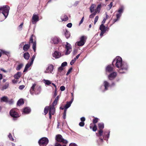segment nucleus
I'll return each mask as SVG.
<instances>
[{
  "label": "nucleus",
  "instance_id": "nucleus-18",
  "mask_svg": "<svg viewBox=\"0 0 146 146\" xmlns=\"http://www.w3.org/2000/svg\"><path fill=\"white\" fill-rule=\"evenodd\" d=\"M113 67L111 66V65H108L106 68V71L109 72H110L113 71Z\"/></svg>",
  "mask_w": 146,
  "mask_h": 146
},
{
  "label": "nucleus",
  "instance_id": "nucleus-20",
  "mask_svg": "<svg viewBox=\"0 0 146 146\" xmlns=\"http://www.w3.org/2000/svg\"><path fill=\"white\" fill-rule=\"evenodd\" d=\"M93 124L91 123L90 124V129H92V130L94 131H96L97 129V127L96 124H94V126Z\"/></svg>",
  "mask_w": 146,
  "mask_h": 146
},
{
  "label": "nucleus",
  "instance_id": "nucleus-21",
  "mask_svg": "<svg viewBox=\"0 0 146 146\" xmlns=\"http://www.w3.org/2000/svg\"><path fill=\"white\" fill-rule=\"evenodd\" d=\"M21 73L20 72H18L16 74L14 75V77L17 79H19L21 77Z\"/></svg>",
  "mask_w": 146,
  "mask_h": 146
},
{
  "label": "nucleus",
  "instance_id": "nucleus-10",
  "mask_svg": "<svg viewBox=\"0 0 146 146\" xmlns=\"http://www.w3.org/2000/svg\"><path fill=\"white\" fill-rule=\"evenodd\" d=\"M54 69V66L52 64L49 65L44 71L45 73H51Z\"/></svg>",
  "mask_w": 146,
  "mask_h": 146
},
{
  "label": "nucleus",
  "instance_id": "nucleus-59",
  "mask_svg": "<svg viewBox=\"0 0 146 146\" xmlns=\"http://www.w3.org/2000/svg\"><path fill=\"white\" fill-rule=\"evenodd\" d=\"M75 61H76V60L74 59L72 60L71 61V62H70V64L71 65H73V64L75 62Z\"/></svg>",
  "mask_w": 146,
  "mask_h": 146
},
{
  "label": "nucleus",
  "instance_id": "nucleus-45",
  "mask_svg": "<svg viewBox=\"0 0 146 146\" xmlns=\"http://www.w3.org/2000/svg\"><path fill=\"white\" fill-rule=\"evenodd\" d=\"M72 67L70 68L68 70V71L67 72L66 75H68L72 71Z\"/></svg>",
  "mask_w": 146,
  "mask_h": 146
},
{
  "label": "nucleus",
  "instance_id": "nucleus-28",
  "mask_svg": "<svg viewBox=\"0 0 146 146\" xmlns=\"http://www.w3.org/2000/svg\"><path fill=\"white\" fill-rule=\"evenodd\" d=\"M95 5L94 4H92L90 7V12L91 13H93L95 11Z\"/></svg>",
  "mask_w": 146,
  "mask_h": 146
},
{
  "label": "nucleus",
  "instance_id": "nucleus-39",
  "mask_svg": "<svg viewBox=\"0 0 146 146\" xmlns=\"http://www.w3.org/2000/svg\"><path fill=\"white\" fill-rule=\"evenodd\" d=\"M44 80L45 81V83L46 84L49 85L51 84V82L49 80Z\"/></svg>",
  "mask_w": 146,
  "mask_h": 146
},
{
  "label": "nucleus",
  "instance_id": "nucleus-27",
  "mask_svg": "<svg viewBox=\"0 0 146 146\" xmlns=\"http://www.w3.org/2000/svg\"><path fill=\"white\" fill-rule=\"evenodd\" d=\"M98 128L100 130H103L104 127V125L103 123H100L98 124Z\"/></svg>",
  "mask_w": 146,
  "mask_h": 146
},
{
  "label": "nucleus",
  "instance_id": "nucleus-63",
  "mask_svg": "<svg viewBox=\"0 0 146 146\" xmlns=\"http://www.w3.org/2000/svg\"><path fill=\"white\" fill-rule=\"evenodd\" d=\"M94 12L93 13H92L93 15H94V16L97 13H98V11H97V10L95 9V11H94Z\"/></svg>",
  "mask_w": 146,
  "mask_h": 146
},
{
  "label": "nucleus",
  "instance_id": "nucleus-48",
  "mask_svg": "<svg viewBox=\"0 0 146 146\" xmlns=\"http://www.w3.org/2000/svg\"><path fill=\"white\" fill-rule=\"evenodd\" d=\"M23 24V23H22L19 26L18 29L19 30H21L22 29Z\"/></svg>",
  "mask_w": 146,
  "mask_h": 146
},
{
  "label": "nucleus",
  "instance_id": "nucleus-30",
  "mask_svg": "<svg viewBox=\"0 0 146 146\" xmlns=\"http://www.w3.org/2000/svg\"><path fill=\"white\" fill-rule=\"evenodd\" d=\"M64 32L66 37L67 38H68L70 37V34L69 32L67 30H66Z\"/></svg>",
  "mask_w": 146,
  "mask_h": 146
},
{
  "label": "nucleus",
  "instance_id": "nucleus-61",
  "mask_svg": "<svg viewBox=\"0 0 146 146\" xmlns=\"http://www.w3.org/2000/svg\"><path fill=\"white\" fill-rule=\"evenodd\" d=\"M80 120L82 122H84L85 120V119L84 117H82L80 118Z\"/></svg>",
  "mask_w": 146,
  "mask_h": 146
},
{
  "label": "nucleus",
  "instance_id": "nucleus-14",
  "mask_svg": "<svg viewBox=\"0 0 146 146\" xmlns=\"http://www.w3.org/2000/svg\"><path fill=\"white\" fill-rule=\"evenodd\" d=\"M61 53L57 51H55L54 53L52 54L53 57H55V58H58L60 57L61 55Z\"/></svg>",
  "mask_w": 146,
  "mask_h": 146
},
{
  "label": "nucleus",
  "instance_id": "nucleus-31",
  "mask_svg": "<svg viewBox=\"0 0 146 146\" xmlns=\"http://www.w3.org/2000/svg\"><path fill=\"white\" fill-rule=\"evenodd\" d=\"M123 10L124 8L123 7L121 6L119 8L118 11L119 13V14L121 15V14L123 13Z\"/></svg>",
  "mask_w": 146,
  "mask_h": 146
},
{
  "label": "nucleus",
  "instance_id": "nucleus-62",
  "mask_svg": "<svg viewBox=\"0 0 146 146\" xmlns=\"http://www.w3.org/2000/svg\"><path fill=\"white\" fill-rule=\"evenodd\" d=\"M84 17H83L82 18V19H81L80 21V22L79 23V25H80L81 24H82L83 21H84Z\"/></svg>",
  "mask_w": 146,
  "mask_h": 146
},
{
  "label": "nucleus",
  "instance_id": "nucleus-41",
  "mask_svg": "<svg viewBox=\"0 0 146 146\" xmlns=\"http://www.w3.org/2000/svg\"><path fill=\"white\" fill-rule=\"evenodd\" d=\"M103 132V131L102 130L100 129V130H99V131H98L99 134L98 135V136L100 137V136H101L102 135Z\"/></svg>",
  "mask_w": 146,
  "mask_h": 146
},
{
  "label": "nucleus",
  "instance_id": "nucleus-13",
  "mask_svg": "<svg viewBox=\"0 0 146 146\" xmlns=\"http://www.w3.org/2000/svg\"><path fill=\"white\" fill-rule=\"evenodd\" d=\"M55 108L53 106H50L49 109V114L54 115L55 112Z\"/></svg>",
  "mask_w": 146,
  "mask_h": 146
},
{
  "label": "nucleus",
  "instance_id": "nucleus-3",
  "mask_svg": "<svg viewBox=\"0 0 146 146\" xmlns=\"http://www.w3.org/2000/svg\"><path fill=\"white\" fill-rule=\"evenodd\" d=\"M10 9V7L7 5L3 6L0 8V13H1V15H3L5 17L7 16Z\"/></svg>",
  "mask_w": 146,
  "mask_h": 146
},
{
  "label": "nucleus",
  "instance_id": "nucleus-43",
  "mask_svg": "<svg viewBox=\"0 0 146 146\" xmlns=\"http://www.w3.org/2000/svg\"><path fill=\"white\" fill-rule=\"evenodd\" d=\"M66 111H67V110H66V109H64V112L63 115V118L64 119H65L66 118Z\"/></svg>",
  "mask_w": 146,
  "mask_h": 146
},
{
  "label": "nucleus",
  "instance_id": "nucleus-23",
  "mask_svg": "<svg viewBox=\"0 0 146 146\" xmlns=\"http://www.w3.org/2000/svg\"><path fill=\"white\" fill-rule=\"evenodd\" d=\"M23 57L26 60H28L30 57V55L28 52H25L23 54Z\"/></svg>",
  "mask_w": 146,
  "mask_h": 146
},
{
  "label": "nucleus",
  "instance_id": "nucleus-15",
  "mask_svg": "<svg viewBox=\"0 0 146 146\" xmlns=\"http://www.w3.org/2000/svg\"><path fill=\"white\" fill-rule=\"evenodd\" d=\"M104 86L105 87L104 91H106L108 90V88L110 86L109 83L107 81H105L104 82Z\"/></svg>",
  "mask_w": 146,
  "mask_h": 146
},
{
  "label": "nucleus",
  "instance_id": "nucleus-4",
  "mask_svg": "<svg viewBox=\"0 0 146 146\" xmlns=\"http://www.w3.org/2000/svg\"><path fill=\"white\" fill-rule=\"evenodd\" d=\"M49 142L48 139L46 137L41 138L38 141V143L40 146H46Z\"/></svg>",
  "mask_w": 146,
  "mask_h": 146
},
{
  "label": "nucleus",
  "instance_id": "nucleus-54",
  "mask_svg": "<svg viewBox=\"0 0 146 146\" xmlns=\"http://www.w3.org/2000/svg\"><path fill=\"white\" fill-rule=\"evenodd\" d=\"M72 23H69L66 26L68 27L71 28L72 27Z\"/></svg>",
  "mask_w": 146,
  "mask_h": 146
},
{
  "label": "nucleus",
  "instance_id": "nucleus-60",
  "mask_svg": "<svg viewBox=\"0 0 146 146\" xmlns=\"http://www.w3.org/2000/svg\"><path fill=\"white\" fill-rule=\"evenodd\" d=\"M105 15H106L105 17V18H104L106 20L108 19V17H109V16L108 15L107 12L106 13Z\"/></svg>",
  "mask_w": 146,
  "mask_h": 146
},
{
  "label": "nucleus",
  "instance_id": "nucleus-53",
  "mask_svg": "<svg viewBox=\"0 0 146 146\" xmlns=\"http://www.w3.org/2000/svg\"><path fill=\"white\" fill-rule=\"evenodd\" d=\"M63 67H62L61 66L59 67L58 68V70L59 71V72H61V71H62V70H63Z\"/></svg>",
  "mask_w": 146,
  "mask_h": 146
},
{
  "label": "nucleus",
  "instance_id": "nucleus-55",
  "mask_svg": "<svg viewBox=\"0 0 146 146\" xmlns=\"http://www.w3.org/2000/svg\"><path fill=\"white\" fill-rule=\"evenodd\" d=\"M25 86L23 85H21L19 87V89L20 90H22L25 88Z\"/></svg>",
  "mask_w": 146,
  "mask_h": 146
},
{
  "label": "nucleus",
  "instance_id": "nucleus-12",
  "mask_svg": "<svg viewBox=\"0 0 146 146\" xmlns=\"http://www.w3.org/2000/svg\"><path fill=\"white\" fill-rule=\"evenodd\" d=\"M59 41V39L56 37L52 38L51 40V42L54 44H58Z\"/></svg>",
  "mask_w": 146,
  "mask_h": 146
},
{
  "label": "nucleus",
  "instance_id": "nucleus-44",
  "mask_svg": "<svg viewBox=\"0 0 146 146\" xmlns=\"http://www.w3.org/2000/svg\"><path fill=\"white\" fill-rule=\"evenodd\" d=\"M99 18V17L98 16H97L96 17L95 19H94V24H95L97 22L98 19Z\"/></svg>",
  "mask_w": 146,
  "mask_h": 146
},
{
  "label": "nucleus",
  "instance_id": "nucleus-19",
  "mask_svg": "<svg viewBox=\"0 0 146 146\" xmlns=\"http://www.w3.org/2000/svg\"><path fill=\"white\" fill-rule=\"evenodd\" d=\"M36 85V84H33L32 86L31 87V89L30 90V93L32 94H33L34 93V91L35 90V87Z\"/></svg>",
  "mask_w": 146,
  "mask_h": 146
},
{
  "label": "nucleus",
  "instance_id": "nucleus-32",
  "mask_svg": "<svg viewBox=\"0 0 146 146\" xmlns=\"http://www.w3.org/2000/svg\"><path fill=\"white\" fill-rule=\"evenodd\" d=\"M87 37L85 36H82L80 38V40L82 41H83L84 43H85L86 42V40L87 39Z\"/></svg>",
  "mask_w": 146,
  "mask_h": 146
},
{
  "label": "nucleus",
  "instance_id": "nucleus-49",
  "mask_svg": "<svg viewBox=\"0 0 146 146\" xmlns=\"http://www.w3.org/2000/svg\"><path fill=\"white\" fill-rule=\"evenodd\" d=\"M67 65V63L66 62H63L61 64V66L62 67H64L66 66Z\"/></svg>",
  "mask_w": 146,
  "mask_h": 146
},
{
  "label": "nucleus",
  "instance_id": "nucleus-38",
  "mask_svg": "<svg viewBox=\"0 0 146 146\" xmlns=\"http://www.w3.org/2000/svg\"><path fill=\"white\" fill-rule=\"evenodd\" d=\"M98 119L96 117L94 118V119L93 120V123L94 124H95L97 123L98 121Z\"/></svg>",
  "mask_w": 146,
  "mask_h": 146
},
{
  "label": "nucleus",
  "instance_id": "nucleus-7",
  "mask_svg": "<svg viewBox=\"0 0 146 146\" xmlns=\"http://www.w3.org/2000/svg\"><path fill=\"white\" fill-rule=\"evenodd\" d=\"M100 29L101 31L100 35L102 37L106 31H108L109 28L108 27H105L104 25L101 24L100 26Z\"/></svg>",
  "mask_w": 146,
  "mask_h": 146
},
{
  "label": "nucleus",
  "instance_id": "nucleus-36",
  "mask_svg": "<svg viewBox=\"0 0 146 146\" xmlns=\"http://www.w3.org/2000/svg\"><path fill=\"white\" fill-rule=\"evenodd\" d=\"M23 64H19L17 67L16 68V69L17 70H20L21 68L23 67Z\"/></svg>",
  "mask_w": 146,
  "mask_h": 146
},
{
  "label": "nucleus",
  "instance_id": "nucleus-37",
  "mask_svg": "<svg viewBox=\"0 0 146 146\" xmlns=\"http://www.w3.org/2000/svg\"><path fill=\"white\" fill-rule=\"evenodd\" d=\"M101 4L98 5L97 8L96 9L97 11H98V13H99L100 11V10L101 8Z\"/></svg>",
  "mask_w": 146,
  "mask_h": 146
},
{
  "label": "nucleus",
  "instance_id": "nucleus-8",
  "mask_svg": "<svg viewBox=\"0 0 146 146\" xmlns=\"http://www.w3.org/2000/svg\"><path fill=\"white\" fill-rule=\"evenodd\" d=\"M66 51L65 52V55H67L70 54L72 51V46L68 42L66 43Z\"/></svg>",
  "mask_w": 146,
  "mask_h": 146
},
{
  "label": "nucleus",
  "instance_id": "nucleus-24",
  "mask_svg": "<svg viewBox=\"0 0 146 146\" xmlns=\"http://www.w3.org/2000/svg\"><path fill=\"white\" fill-rule=\"evenodd\" d=\"M72 102V100H71L70 102H67L65 106L64 107V108H65V109L67 110V108H69L71 106V105Z\"/></svg>",
  "mask_w": 146,
  "mask_h": 146
},
{
  "label": "nucleus",
  "instance_id": "nucleus-42",
  "mask_svg": "<svg viewBox=\"0 0 146 146\" xmlns=\"http://www.w3.org/2000/svg\"><path fill=\"white\" fill-rule=\"evenodd\" d=\"M64 18L62 19V21H66L68 19V17L66 15H64Z\"/></svg>",
  "mask_w": 146,
  "mask_h": 146
},
{
  "label": "nucleus",
  "instance_id": "nucleus-29",
  "mask_svg": "<svg viewBox=\"0 0 146 146\" xmlns=\"http://www.w3.org/2000/svg\"><path fill=\"white\" fill-rule=\"evenodd\" d=\"M116 19H114L113 20V24H114L117 21L119 20L121 16V15L119 14H117L116 15Z\"/></svg>",
  "mask_w": 146,
  "mask_h": 146
},
{
  "label": "nucleus",
  "instance_id": "nucleus-57",
  "mask_svg": "<svg viewBox=\"0 0 146 146\" xmlns=\"http://www.w3.org/2000/svg\"><path fill=\"white\" fill-rule=\"evenodd\" d=\"M55 146H66V145H63L62 146L60 144L58 143H56L55 144Z\"/></svg>",
  "mask_w": 146,
  "mask_h": 146
},
{
  "label": "nucleus",
  "instance_id": "nucleus-50",
  "mask_svg": "<svg viewBox=\"0 0 146 146\" xmlns=\"http://www.w3.org/2000/svg\"><path fill=\"white\" fill-rule=\"evenodd\" d=\"M7 103H8L9 104H12L13 103V101L12 99L10 100H8Z\"/></svg>",
  "mask_w": 146,
  "mask_h": 146
},
{
  "label": "nucleus",
  "instance_id": "nucleus-40",
  "mask_svg": "<svg viewBox=\"0 0 146 146\" xmlns=\"http://www.w3.org/2000/svg\"><path fill=\"white\" fill-rule=\"evenodd\" d=\"M7 52L2 50H0V57L1 56L2 54H6Z\"/></svg>",
  "mask_w": 146,
  "mask_h": 146
},
{
  "label": "nucleus",
  "instance_id": "nucleus-16",
  "mask_svg": "<svg viewBox=\"0 0 146 146\" xmlns=\"http://www.w3.org/2000/svg\"><path fill=\"white\" fill-rule=\"evenodd\" d=\"M30 111V108L28 107H26L24 108L23 111V112L26 114L29 113Z\"/></svg>",
  "mask_w": 146,
  "mask_h": 146
},
{
  "label": "nucleus",
  "instance_id": "nucleus-51",
  "mask_svg": "<svg viewBox=\"0 0 146 146\" xmlns=\"http://www.w3.org/2000/svg\"><path fill=\"white\" fill-rule=\"evenodd\" d=\"M84 123L83 122H80L79 123V125L81 127H83L84 125Z\"/></svg>",
  "mask_w": 146,
  "mask_h": 146
},
{
  "label": "nucleus",
  "instance_id": "nucleus-17",
  "mask_svg": "<svg viewBox=\"0 0 146 146\" xmlns=\"http://www.w3.org/2000/svg\"><path fill=\"white\" fill-rule=\"evenodd\" d=\"M9 98L7 97L6 96H4L1 98L0 100V102H3L7 103Z\"/></svg>",
  "mask_w": 146,
  "mask_h": 146
},
{
  "label": "nucleus",
  "instance_id": "nucleus-2",
  "mask_svg": "<svg viewBox=\"0 0 146 146\" xmlns=\"http://www.w3.org/2000/svg\"><path fill=\"white\" fill-rule=\"evenodd\" d=\"M18 110L17 108L12 109L9 112V114L11 117L13 118L14 120H16L19 117L20 115L18 112Z\"/></svg>",
  "mask_w": 146,
  "mask_h": 146
},
{
  "label": "nucleus",
  "instance_id": "nucleus-26",
  "mask_svg": "<svg viewBox=\"0 0 146 146\" xmlns=\"http://www.w3.org/2000/svg\"><path fill=\"white\" fill-rule=\"evenodd\" d=\"M33 64H31V63L30 62V63H28L25 66V68L23 71V72H26L28 68L31 65Z\"/></svg>",
  "mask_w": 146,
  "mask_h": 146
},
{
  "label": "nucleus",
  "instance_id": "nucleus-46",
  "mask_svg": "<svg viewBox=\"0 0 146 146\" xmlns=\"http://www.w3.org/2000/svg\"><path fill=\"white\" fill-rule=\"evenodd\" d=\"M57 101H56L54 100L52 104V105L51 106H53V107H54L57 104Z\"/></svg>",
  "mask_w": 146,
  "mask_h": 146
},
{
  "label": "nucleus",
  "instance_id": "nucleus-34",
  "mask_svg": "<svg viewBox=\"0 0 146 146\" xmlns=\"http://www.w3.org/2000/svg\"><path fill=\"white\" fill-rule=\"evenodd\" d=\"M49 110V107L48 106H46L44 109V115H46V114L48 112Z\"/></svg>",
  "mask_w": 146,
  "mask_h": 146
},
{
  "label": "nucleus",
  "instance_id": "nucleus-35",
  "mask_svg": "<svg viewBox=\"0 0 146 146\" xmlns=\"http://www.w3.org/2000/svg\"><path fill=\"white\" fill-rule=\"evenodd\" d=\"M9 86V83H6L5 85H4L2 87V90H3L4 89H6Z\"/></svg>",
  "mask_w": 146,
  "mask_h": 146
},
{
  "label": "nucleus",
  "instance_id": "nucleus-6",
  "mask_svg": "<svg viewBox=\"0 0 146 146\" xmlns=\"http://www.w3.org/2000/svg\"><path fill=\"white\" fill-rule=\"evenodd\" d=\"M56 140L57 141L64 144H66L68 143L67 141L64 139L62 136L60 134H58L56 136Z\"/></svg>",
  "mask_w": 146,
  "mask_h": 146
},
{
  "label": "nucleus",
  "instance_id": "nucleus-52",
  "mask_svg": "<svg viewBox=\"0 0 146 146\" xmlns=\"http://www.w3.org/2000/svg\"><path fill=\"white\" fill-rule=\"evenodd\" d=\"M60 89L61 91H63L65 89V87L64 86H60Z\"/></svg>",
  "mask_w": 146,
  "mask_h": 146
},
{
  "label": "nucleus",
  "instance_id": "nucleus-25",
  "mask_svg": "<svg viewBox=\"0 0 146 146\" xmlns=\"http://www.w3.org/2000/svg\"><path fill=\"white\" fill-rule=\"evenodd\" d=\"M24 103L23 100L22 99H21L19 100L17 103V105L20 106L21 105H23Z\"/></svg>",
  "mask_w": 146,
  "mask_h": 146
},
{
  "label": "nucleus",
  "instance_id": "nucleus-5",
  "mask_svg": "<svg viewBox=\"0 0 146 146\" xmlns=\"http://www.w3.org/2000/svg\"><path fill=\"white\" fill-rule=\"evenodd\" d=\"M34 38H35V36L33 35H32L30 38L29 41V44L31 43H33L32 48L34 51L35 52L36 50V42L35 40L34 41L33 40L34 39Z\"/></svg>",
  "mask_w": 146,
  "mask_h": 146
},
{
  "label": "nucleus",
  "instance_id": "nucleus-56",
  "mask_svg": "<svg viewBox=\"0 0 146 146\" xmlns=\"http://www.w3.org/2000/svg\"><path fill=\"white\" fill-rule=\"evenodd\" d=\"M112 5L113 3L112 2H111L109 5H108V6L109 8V9H110L111 8L112 6Z\"/></svg>",
  "mask_w": 146,
  "mask_h": 146
},
{
  "label": "nucleus",
  "instance_id": "nucleus-22",
  "mask_svg": "<svg viewBox=\"0 0 146 146\" xmlns=\"http://www.w3.org/2000/svg\"><path fill=\"white\" fill-rule=\"evenodd\" d=\"M30 44H25L23 46V49L25 51H26L29 49L30 48Z\"/></svg>",
  "mask_w": 146,
  "mask_h": 146
},
{
  "label": "nucleus",
  "instance_id": "nucleus-33",
  "mask_svg": "<svg viewBox=\"0 0 146 146\" xmlns=\"http://www.w3.org/2000/svg\"><path fill=\"white\" fill-rule=\"evenodd\" d=\"M85 43L84 42L80 40V41L77 42V45L79 46H83Z\"/></svg>",
  "mask_w": 146,
  "mask_h": 146
},
{
  "label": "nucleus",
  "instance_id": "nucleus-47",
  "mask_svg": "<svg viewBox=\"0 0 146 146\" xmlns=\"http://www.w3.org/2000/svg\"><path fill=\"white\" fill-rule=\"evenodd\" d=\"M35 55H33V56L31 58V61L30 62L31 63V64H33V61L34 60L35 58Z\"/></svg>",
  "mask_w": 146,
  "mask_h": 146
},
{
  "label": "nucleus",
  "instance_id": "nucleus-58",
  "mask_svg": "<svg viewBox=\"0 0 146 146\" xmlns=\"http://www.w3.org/2000/svg\"><path fill=\"white\" fill-rule=\"evenodd\" d=\"M8 137L12 141H13L14 140L13 138H12V136L10 133Z\"/></svg>",
  "mask_w": 146,
  "mask_h": 146
},
{
  "label": "nucleus",
  "instance_id": "nucleus-64",
  "mask_svg": "<svg viewBox=\"0 0 146 146\" xmlns=\"http://www.w3.org/2000/svg\"><path fill=\"white\" fill-rule=\"evenodd\" d=\"M69 146H76V145L75 143H71L70 144Z\"/></svg>",
  "mask_w": 146,
  "mask_h": 146
},
{
  "label": "nucleus",
  "instance_id": "nucleus-1",
  "mask_svg": "<svg viewBox=\"0 0 146 146\" xmlns=\"http://www.w3.org/2000/svg\"><path fill=\"white\" fill-rule=\"evenodd\" d=\"M115 63L116 66L118 68H120L118 72L120 73H123L127 71L128 66L126 63H123L121 58L119 57L117 59H115L112 62V65L114 66V64Z\"/></svg>",
  "mask_w": 146,
  "mask_h": 146
},
{
  "label": "nucleus",
  "instance_id": "nucleus-9",
  "mask_svg": "<svg viewBox=\"0 0 146 146\" xmlns=\"http://www.w3.org/2000/svg\"><path fill=\"white\" fill-rule=\"evenodd\" d=\"M39 20V17L38 14H34L32 17V22L34 24L38 21Z\"/></svg>",
  "mask_w": 146,
  "mask_h": 146
},
{
  "label": "nucleus",
  "instance_id": "nucleus-11",
  "mask_svg": "<svg viewBox=\"0 0 146 146\" xmlns=\"http://www.w3.org/2000/svg\"><path fill=\"white\" fill-rule=\"evenodd\" d=\"M116 76V73L115 72H113L109 75L108 78L110 80H112L115 78Z\"/></svg>",
  "mask_w": 146,
  "mask_h": 146
}]
</instances>
